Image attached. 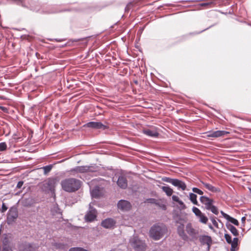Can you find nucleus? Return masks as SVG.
Wrapping results in <instances>:
<instances>
[{
    "label": "nucleus",
    "instance_id": "obj_1",
    "mask_svg": "<svg viewBox=\"0 0 251 251\" xmlns=\"http://www.w3.org/2000/svg\"><path fill=\"white\" fill-rule=\"evenodd\" d=\"M167 232V228L165 225L157 223L153 225L150 228L149 235L154 240H159L162 238Z\"/></svg>",
    "mask_w": 251,
    "mask_h": 251
},
{
    "label": "nucleus",
    "instance_id": "obj_2",
    "mask_svg": "<svg viewBox=\"0 0 251 251\" xmlns=\"http://www.w3.org/2000/svg\"><path fill=\"white\" fill-rule=\"evenodd\" d=\"M61 186L62 189L66 192H75L80 187L81 181L74 178H68L62 181Z\"/></svg>",
    "mask_w": 251,
    "mask_h": 251
},
{
    "label": "nucleus",
    "instance_id": "obj_3",
    "mask_svg": "<svg viewBox=\"0 0 251 251\" xmlns=\"http://www.w3.org/2000/svg\"><path fill=\"white\" fill-rule=\"evenodd\" d=\"M129 243L136 251H144L146 249L147 245L145 241L140 239L138 237H133L131 238Z\"/></svg>",
    "mask_w": 251,
    "mask_h": 251
},
{
    "label": "nucleus",
    "instance_id": "obj_4",
    "mask_svg": "<svg viewBox=\"0 0 251 251\" xmlns=\"http://www.w3.org/2000/svg\"><path fill=\"white\" fill-rule=\"evenodd\" d=\"M18 217V212L17 208L11 207L9 208L7 215V223L12 225L15 222Z\"/></svg>",
    "mask_w": 251,
    "mask_h": 251
},
{
    "label": "nucleus",
    "instance_id": "obj_5",
    "mask_svg": "<svg viewBox=\"0 0 251 251\" xmlns=\"http://www.w3.org/2000/svg\"><path fill=\"white\" fill-rule=\"evenodd\" d=\"M55 181L53 178H50L46 181L44 182L42 186V189L46 193H53Z\"/></svg>",
    "mask_w": 251,
    "mask_h": 251
},
{
    "label": "nucleus",
    "instance_id": "obj_6",
    "mask_svg": "<svg viewBox=\"0 0 251 251\" xmlns=\"http://www.w3.org/2000/svg\"><path fill=\"white\" fill-rule=\"evenodd\" d=\"M68 10V9L58 10L55 6L48 5L46 7H42L39 10V12L43 14H53Z\"/></svg>",
    "mask_w": 251,
    "mask_h": 251
},
{
    "label": "nucleus",
    "instance_id": "obj_7",
    "mask_svg": "<svg viewBox=\"0 0 251 251\" xmlns=\"http://www.w3.org/2000/svg\"><path fill=\"white\" fill-rule=\"evenodd\" d=\"M97 218V210L89 204V210L85 215L84 219L86 222H92Z\"/></svg>",
    "mask_w": 251,
    "mask_h": 251
},
{
    "label": "nucleus",
    "instance_id": "obj_8",
    "mask_svg": "<svg viewBox=\"0 0 251 251\" xmlns=\"http://www.w3.org/2000/svg\"><path fill=\"white\" fill-rule=\"evenodd\" d=\"M85 127H90L95 129L105 130L108 128V126L103 124L100 122H90L84 126Z\"/></svg>",
    "mask_w": 251,
    "mask_h": 251
},
{
    "label": "nucleus",
    "instance_id": "obj_9",
    "mask_svg": "<svg viewBox=\"0 0 251 251\" xmlns=\"http://www.w3.org/2000/svg\"><path fill=\"white\" fill-rule=\"evenodd\" d=\"M229 133V132L225 130H211L207 131L206 134L208 138H217L224 136Z\"/></svg>",
    "mask_w": 251,
    "mask_h": 251
},
{
    "label": "nucleus",
    "instance_id": "obj_10",
    "mask_svg": "<svg viewBox=\"0 0 251 251\" xmlns=\"http://www.w3.org/2000/svg\"><path fill=\"white\" fill-rule=\"evenodd\" d=\"M116 223L115 220L108 218L102 221L101 226L105 228L110 229L115 226Z\"/></svg>",
    "mask_w": 251,
    "mask_h": 251
},
{
    "label": "nucleus",
    "instance_id": "obj_11",
    "mask_svg": "<svg viewBox=\"0 0 251 251\" xmlns=\"http://www.w3.org/2000/svg\"><path fill=\"white\" fill-rule=\"evenodd\" d=\"M199 240L202 245H206L207 246V250L209 251L212 243V240L211 237L208 235H201L200 236Z\"/></svg>",
    "mask_w": 251,
    "mask_h": 251
},
{
    "label": "nucleus",
    "instance_id": "obj_12",
    "mask_svg": "<svg viewBox=\"0 0 251 251\" xmlns=\"http://www.w3.org/2000/svg\"><path fill=\"white\" fill-rule=\"evenodd\" d=\"M225 0H209L208 2L201 3L200 4L201 6H205L210 5L211 7L223 5V2Z\"/></svg>",
    "mask_w": 251,
    "mask_h": 251
},
{
    "label": "nucleus",
    "instance_id": "obj_13",
    "mask_svg": "<svg viewBox=\"0 0 251 251\" xmlns=\"http://www.w3.org/2000/svg\"><path fill=\"white\" fill-rule=\"evenodd\" d=\"M117 206L119 209H121L123 211H128L131 208V204L127 201L124 200H120L118 203Z\"/></svg>",
    "mask_w": 251,
    "mask_h": 251
},
{
    "label": "nucleus",
    "instance_id": "obj_14",
    "mask_svg": "<svg viewBox=\"0 0 251 251\" xmlns=\"http://www.w3.org/2000/svg\"><path fill=\"white\" fill-rule=\"evenodd\" d=\"M118 186L123 189H125L127 187V180L126 176L120 175L117 181Z\"/></svg>",
    "mask_w": 251,
    "mask_h": 251
},
{
    "label": "nucleus",
    "instance_id": "obj_15",
    "mask_svg": "<svg viewBox=\"0 0 251 251\" xmlns=\"http://www.w3.org/2000/svg\"><path fill=\"white\" fill-rule=\"evenodd\" d=\"M200 201L201 203L204 205L206 209H209V207L214 202L212 199L204 196H201L200 198Z\"/></svg>",
    "mask_w": 251,
    "mask_h": 251
},
{
    "label": "nucleus",
    "instance_id": "obj_16",
    "mask_svg": "<svg viewBox=\"0 0 251 251\" xmlns=\"http://www.w3.org/2000/svg\"><path fill=\"white\" fill-rule=\"evenodd\" d=\"M186 230L187 233L191 236L192 238H197L198 234V231L194 229L191 223L187 224L186 226Z\"/></svg>",
    "mask_w": 251,
    "mask_h": 251
},
{
    "label": "nucleus",
    "instance_id": "obj_17",
    "mask_svg": "<svg viewBox=\"0 0 251 251\" xmlns=\"http://www.w3.org/2000/svg\"><path fill=\"white\" fill-rule=\"evenodd\" d=\"M184 225L183 224L180 225L177 227V232L179 236L184 240H187L188 236L186 234L184 230Z\"/></svg>",
    "mask_w": 251,
    "mask_h": 251
},
{
    "label": "nucleus",
    "instance_id": "obj_18",
    "mask_svg": "<svg viewBox=\"0 0 251 251\" xmlns=\"http://www.w3.org/2000/svg\"><path fill=\"white\" fill-rule=\"evenodd\" d=\"M90 167L87 166H76L71 170V172L84 173L89 171Z\"/></svg>",
    "mask_w": 251,
    "mask_h": 251
},
{
    "label": "nucleus",
    "instance_id": "obj_19",
    "mask_svg": "<svg viewBox=\"0 0 251 251\" xmlns=\"http://www.w3.org/2000/svg\"><path fill=\"white\" fill-rule=\"evenodd\" d=\"M173 185L176 187L178 190L181 189L184 191L186 188V185L185 182L176 178H175Z\"/></svg>",
    "mask_w": 251,
    "mask_h": 251
},
{
    "label": "nucleus",
    "instance_id": "obj_20",
    "mask_svg": "<svg viewBox=\"0 0 251 251\" xmlns=\"http://www.w3.org/2000/svg\"><path fill=\"white\" fill-rule=\"evenodd\" d=\"M143 133L151 137H157L159 135L158 132L155 130H151L150 129H145L143 130Z\"/></svg>",
    "mask_w": 251,
    "mask_h": 251
},
{
    "label": "nucleus",
    "instance_id": "obj_21",
    "mask_svg": "<svg viewBox=\"0 0 251 251\" xmlns=\"http://www.w3.org/2000/svg\"><path fill=\"white\" fill-rule=\"evenodd\" d=\"M201 182L207 189L212 192L218 193L220 192V189L219 188H217L209 183L204 182L203 181H201Z\"/></svg>",
    "mask_w": 251,
    "mask_h": 251
},
{
    "label": "nucleus",
    "instance_id": "obj_22",
    "mask_svg": "<svg viewBox=\"0 0 251 251\" xmlns=\"http://www.w3.org/2000/svg\"><path fill=\"white\" fill-rule=\"evenodd\" d=\"M226 228L231 232V233L235 236L237 237L239 235V232L236 228L232 225L227 222L226 224Z\"/></svg>",
    "mask_w": 251,
    "mask_h": 251
},
{
    "label": "nucleus",
    "instance_id": "obj_23",
    "mask_svg": "<svg viewBox=\"0 0 251 251\" xmlns=\"http://www.w3.org/2000/svg\"><path fill=\"white\" fill-rule=\"evenodd\" d=\"M238 238L237 237H234L233 239V240H232V242L230 243L231 244V248H230V251H236V248L238 246Z\"/></svg>",
    "mask_w": 251,
    "mask_h": 251
},
{
    "label": "nucleus",
    "instance_id": "obj_24",
    "mask_svg": "<svg viewBox=\"0 0 251 251\" xmlns=\"http://www.w3.org/2000/svg\"><path fill=\"white\" fill-rule=\"evenodd\" d=\"M161 189L168 196H171L173 193V189L168 186H162Z\"/></svg>",
    "mask_w": 251,
    "mask_h": 251
},
{
    "label": "nucleus",
    "instance_id": "obj_25",
    "mask_svg": "<svg viewBox=\"0 0 251 251\" xmlns=\"http://www.w3.org/2000/svg\"><path fill=\"white\" fill-rule=\"evenodd\" d=\"M53 167V164H50L45 166H43L41 168L44 171V175H47L50 172Z\"/></svg>",
    "mask_w": 251,
    "mask_h": 251
},
{
    "label": "nucleus",
    "instance_id": "obj_26",
    "mask_svg": "<svg viewBox=\"0 0 251 251\" xmlns=\"http://www.w3.org/2000/svg\"><path fill=\"white\" fill-rule=\"evenodd\" d=\"M197 196L196 194L193 193H190L189 194V199L195 205H198V202L197 200Z\"/></svg>",
    "mask_w": 251,
    "mask_h": 251
},
{
    "label": "nucleus",
    "instance_id": "obj_27",
    "mask_svg": "<svg viewBox=\"0 0 251 251\" xmlns=\"http://www.w3.org/2000/svg\"><path fill=\"white\" fill-rule=\"evenodd\" d=\"M54 246L57 249L66 250L67 249V245L63 243H55Z\"/></svg>",
    "mask_w": 251,
    "mask_h": 251
},
{
    "label": "nucleus",
    "instance_id": "obj_28",
    "mask_svg": "<svg viewBox=\"0 0 251 251\" xmlns=\"http://www.w3.org/2000/svg\"><path fill=\"white\" fill-rule=\"evenodd\" d=\"M91 195L93 197L98 198L100 196V190L98 187H96L91 191Z\"/></svg>",
    "mask_w": 251,
    "mask_h": 251
},
{
    "label": "nucleus",
    "instance_id": "obj_29",
    "mask_svg": "<svg viewBox=\"0 0 251 251\" xmlns=\"http://www.w3.org/2000/svg\"><path fill=\"white\" fill-rule=\"evenodd\" d=\"M199 221L203 224H206L208 221L207 217L202 213L198 217Z\"/></svg>",
    "mask_w": 251,
    "mask_h": 251
},
{
    "label": "nucleus",
    "instance_id": "obj_30",
    "mask_svg": "<svg viewBox=\"0 0 251 251\" xmlns=\"http://www.w3.org/2000/svg\"><path fill=\"white\" fill-rule=\"evenodd\" d=\"M227 220L228 221V222H230L231 223L234 224L235 226H238L239 224V222L237 220L230 216L227 219Z\"/></svg>",
    "mask_w": 251,
    "mask_h": 251
},
{
    "label": "nucleus",
    "instance_id": "obj_31",
    "mask_svg": "<svg viewBox=\"0 0 251 251\" xmlns=\"http://www.w3.org/2000/svg\"><path fill=\"white\" fill-rule=\"evenodd\" d=\"M23 204L25 206H30L32 204V201L31 199L28 198L24 200Z\"/></svg>",
    "mask_w": 251,
    "mask_h": 251
},
{
    "label": "nucleus",
    "instance_id": "obj_32",
    "mask_svg": "<svg viewBox=\"0 0 251 251\" xmlns=\"http://www.w3.org/2000/svg\"><path fill=\"white\" fill-rule=\"evenodd\" d=\"M207 210H210L215 215H218L219 213L218 209L216 206L212 204L210 207L209 209Z\"/></svg>",
    "mask_w": 251,
    "mask_h": 251
},
{
    "label": "nucleus",
    "instance_id": "obj_33",
    "mask_svg": "<svg viewBox=\"0 0 251 251\" xmlns=\"http://www.w3.org/2000/svg\"><path fill=\"white\" fill-rule=\"evenodd\" d=\"M175 179V178H172L171 177H166V176L163 177L162 178V180L163 181L171 183L172 185L174 183Z\"/></svg>",
    "mask_w": 251,
    "mask_h": 251
},
{
    "label": "nucleus",
    "instance_id": "obj_34",
    "mask_svg": "<svg viewBox=\"0 0 251 251\" xmlns=\"http://www.w3.org/2000/svg\"><path fill=\"white\" fill-rule=\"evenodd\" d=\"M192 211L198 217L202 213L201 211L196 207L194 206L192 208Z\"/></svg>",
    "mask_w": 251,
    "mask_h": 251
},
{
    "label": "nucleus",
    "instance_id": "obj_35",
    "mask_svg": "<svg viewBox=\"0 0 251 251\" xmlns=\"http://www.w3.org/2000/svg\"><path fill=\"white\" fill-rule=\"evenodd\" d=\"M172 200L174 201L177 202L180 205H183L184 204L183 201L180 200L179 198L176 195H173L172 196Z\"/></svg>",
    "mask_w": 251,
    "mask_h": 251
},
{
    "label": "nucleus",
    "instance_id": "obj_36",
    "mask_svg": "<svg viewBox=\"0 0 251 251\" xmlns=\"http://www.w3.org/2000/svg\"><path fill=\"white\" fill-rule=\"evenodd\" d=\"M7 146L5 142L0 143V151H3L7 149Z\"/></svg>",
    "mask_w": 251,
    "mask_h": 251
},
{
    "label": "nucleus",
    "instance_id": "obj_37",
    "mask_svg": "<svg viewBox=\"0 0 251 251\" xmlns=\"http://www.w3.org/2000/svg\"><path fill=\"white\" fill-rule=\"evenodd\" d=\"M148 202L151 203H154L156 205L160 206V203L157 202V201L153 198H150L147 199Z\"/></svg>",
    "mask_w": 251,
    "mask_h": 251
},
{
    "label": "nucleus",
    "instance_id": "obj_38",
    "mask_svg": "<svg viewBox=\"0 0 251 251\" xmlns=\"http://www.w3.org/2000/svg\"><path fill=\"white\" fill-rule=\"evenodd\" d=\"M192 191L194 193L198 194L200 195H202L203 194L202 191L197 187H194L192 188Z\"/></svg>",
    "mask_w": 251,
    "mask_h": 251
},
{
    "label": "nucleus",
    "instance_id": "obj_39",
    "mask_svg": "<svg viewBox=\"0 0 251 251\" xmlns=\"http://www.w3.org/2000/svg\"><path fill=\"white\" fill-rule=\"evenodd\" d=\"M225 239L226 241V242L228 243V244H230V243L232 242V239H231V236L227 234V233H226L225 234Z\"/></svg>",
    "mask_w": 251,
    "mask_h": 251
},
{
    "label": "nucleus",
    "instance_id": "obj_40",
    "mask_svg": "<svg viewBox=\"0 0 251 251\" xmlns=\"http://www.w3.org/2000/svg\"><path fill=\"white\" fill-rule=\"evenodd\" d=\"M52 211L53 213H59V214L61 213V210L59 208L58 205L54 206L53 207V209H52Z\"/></svg>",
    "mask_w": 251,
    "mask_h": 251
},
{
    "label": "nucleus",
    "instance_id": "obj_41",
    "mask_svg": "<svg viewBox=\"0 0 251 251\" xmlns=\"http://www.w3.org/2000/svg\"><path fill=\"white\" fill-rule=\"evenodd\" d=\"M7 209L8 207H7V206L4 202H3L2 204L1 208L0 209V211L1 213H4L7 210Z\"/></svg>",
    "mask_w": 251,
    "mask_h": 251
},
{
    "label": "nucleus",
    "instance_id": "obj_42",
    "mask_svg": "<svg viewBox=\"0 0 251 251\" xmlns=\"http://www.w3.org/2000/svg\"><path fill=\"white\" fill-rule=\"evenodd\" d=\"M210 220L212 222L213 225L216 227L218 228V224L215 220V218L213 217H210Z\"/></svg>",
    "mask_w": 251,
    "mask_h": 251
},
{
    "label": "nucleus",
    "instance_id": "obj_43",
    "mask_svg": "<svg viewBox=\"0 0 251 251\" xmlns=\"http://www.w3.org/2000/svg\"><path fill=\"white\" fill-rule=\"evenodd\" d=\"M0 110L2 111L5 113H9V109L7 107L3 106H0Z\"/></svg>",
    "mask_w": 251,
    "mask_h": 251
},
{
    "label": "nucleus",
    "instance_id": "obj_44",
    "mask_svg": "<svg viewBox=\"0 0 251 251\" xmlns=\"http://www.w3.org/2000/svg\"><path fill=\"white\" fill-rule=\"evenodd\" d=\"M26 248H27L29 249L28 251H33V248L32 247V244L29 243L27 244V245H26V247L25 249H26Z\"/></svg>",
    "mask_w": 251,
    "mask_h": 251
},
{
    "label": "nucleus",
    "instance_id": "obj_45",
    "mask_svg": "<svg viewBox=\"0 0 251 251\" xmlns=\"http://www.w3.org/2000/svg\"><path fill=\"white\" fill-rule=\"evenodd\" d=\"M24 182L23 181H20L18 182L16 187L18 188H21L23 185Z\"/></svg>",
    "mask_w": 251,
    "mask_h": 251
},
{
    "label": "nucleus",
    "instance_id": "obj_46",
    "mask_svg": "<svg viewBox=\"0 0 251 251\" xmlns=\"http://www.w3.org/2000/svg\"><path fill=\"white\" fill-rule=\"evenodd\" d=\"M221 214L222 215V216H223V217L224 218H225L227 220V219L228 218V217L229 216V215L225 213L224 211H221Z\"/></svg>",
    "mask_w": 251,
    "mask_h": 251
},
{
    "label": "nucleus",
    "instance_id": "obj_47",
    "mask_svg": "<svg viewBox=\"0 0 251 251\" xmlns=\"http://www.w3.org/2000/svg\"><path fill=\"white\" fill-rule=\"evenodd\" d=\"M2 251H11V249L9 246L5 245L3 247Z\"/></svg>",
    "mask_w": 251,
    "mask_h": 251
},
{
    "label": "nucleus",
    "instance_id": "obj_48",
    "mask_svg": "<svg viewBox=\"0 0 251 251\" xmlns=\"http://www.w3.org/2000/svg\"><path fill=\"white\" fill-rule=\"evenodd\" d=\"M159 206L161 207L163 209H166V206L165 204L160 203V206Z\"/></svg>",
    "mask_w": 251,
    "mask_h": 251
},
{
    "label": "nucleus",
    "instance_id": "obj_49",
    "mask_svg": "<svg viewBox=\"0 0 251 251\" xmlns=\"http://www.w3.org/2000/svg\"><path fill=\"white\" fill-rule=\"evenodd\" d=\"M246 217H242V218H241V221H242V223L243 224H244V223H245V221H246Z\"/></svg>",
    "mask_w": 251,
    "mask_h": 251
},
{
    "label": "nucleus",
    "instance_id": "obj_50",
    "mask_svg": "<svg viewBox=\"0 0 251 251\" xmlns=\"http://www.w3.org/2000/svg\"><path fill=\"white\" fill-rule=\"evenodd\" d=\"M131 4V3H129L128 5H126V6L125 8L126 11L128 10V6Z\"/></svg>",
    "mask_w": 251,
    "mask_h": 251
},
{
    "label": "nucleus",
    "instance_id": "obj_51",
    "mask_svg": "<svg viewBox=\"0 0 251 251\" xmlns=\"http://www.w3.org/2000/svg\"><path fill=\"white\" fill-rule=\"evenodd\" d=\"M13 138H14V139L17 140V139H18V137H16V134H14V135H13Z\"/></svg>",
    "mask_w": 251,
    "mask_h": 251
},
{
    "label": "nucleus",
    "instance_id": "obj_52",
    "mask_svg": "<svg viewBox=\"0 0 251 251\" xmlns=\"http://www.w3.org/2000/svg\"><path fill=\"white\" fill-rule=\"evenodd\" d=\"M208 227L209 228H210L211 229H213V227L211 225V224H209L208 225Z\"/></svg>",
    "mask_w": 251,
    "mask_h": 251
},
{
    "label": "nucleus",
    "instance_id": "obj_53",
    "mask_svg": "<svg viewBox=\"0 0 251 251\" xmlns=\"http://www.w3.org/2000/svg\"><path fill=\"white\" fill-rule=\"evenodd\" d=\"M210 27H211V26H209V27H208V28H206V29H203V30H201V31H200V32H198V33H201V32H202V31H205V30H206V29H208V28H210Z\"/></svg>",
    "mask_w": 251,
    "mask_h": 251
},
{
    "label": "nucleus",
    "instance_id": "obj_54",
    "mask_svg": "<svg viewBox=\"0 0 251 251\" xmlns=\"http://www.w3.org/2000/svg\"><path fill=\"white\" fill-rule=\"evenodd\" d=\"M0 99H1V100H4L5 99V98H4V97L3 96L0 97Z\"/></svg>",
    "mask_w": 251,
    "mask_h": 251
},
{
    "label": "nucleus",
    "instance_id": "obj_55",
    "mask_svg": "<svg viewBox=\"0 0 251 251\" xmlns=\"http://www.w3.org/2000/svg\"><path fill=\"white\" fill-rule=\"evenodd\" d=\"M134 82H135V83H136V84H137V83H138V81H137V80L135 81H134Z\"/></svg>",
    "mask_w": 251,
    "mask_h": 251
},
{
    "label": "nucleus",
    "instance_id": "obj_56",
    "mask_svg": "<svg viewBox=\"0 0 251 251\" xmlns=\"http://www.w3.org/2000/svg\"><path fill=\"white\" fill-rule=\"evenodd\" d=\"M56 41H58V42H60V40H57V39H56Z\"/></svg>",
    "mask_w": 251,
    "mask_h": 251
}]
</instances>
